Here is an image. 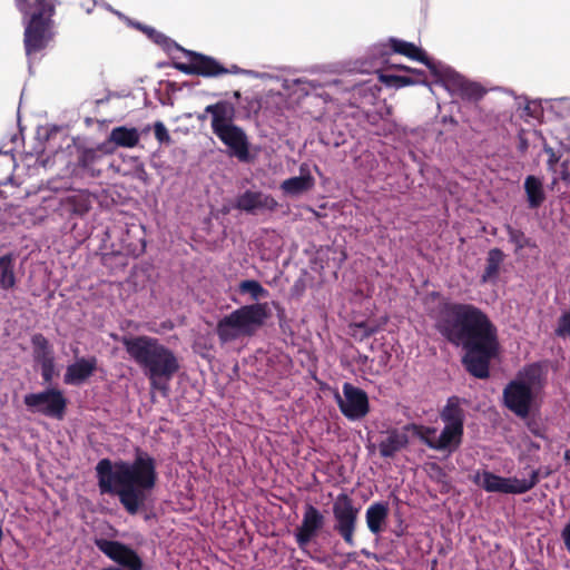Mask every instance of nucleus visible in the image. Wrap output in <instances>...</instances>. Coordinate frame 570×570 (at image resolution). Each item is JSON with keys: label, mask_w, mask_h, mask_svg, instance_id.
I'll return each instance as SVG.
<instances>
[{"label": "nucleus", "mask_w": 570, "mask_h": 570, "mask_svg": "<svg viewBox=\"0 0 570 570\" xmlns=\"http://www.w3.org/2000/svg\"><path fill=\"white\" fill-rule=\"evenodd\" d=\"M436 328L449 342L465 350L462 363L472 376L489 377L490 363L499 352L498 331L480 308L471 304H446Z\"/></svg>", "instance_id": "obj_1"}, {"label": "nucleus", "mask_w": 570, "mask_h": 570, "mask_svg": "<svg viewBox=\"0 0 570 570\" xmlns=\"http://www.w3.org/2000/svg\"><path fill=\"white\" fill-rule=\"evenodd\" d=\"M96 474L100 493L117 495L129 514L145 507L157 480L155 460L145 452H138L132 462L102 459Z\"/></svg>", "instance_id": "obj_2"}, {"label": "nucleus", "mask_w": 570, "mask_h": 570, "mask_svg": "<svg viewBox=\"0 0 570 570\" xmlns=\"http://www.w3.org/2000/svg\"><path fill=\"white\" fill-rule=\"evenodd\" d=\"M389 50L424 63L436 78L434 85L442 86L452 96L468 100H478L484 95V90L480 85L469 81L449 66L430 59L424 50L414 43L396 38H391L389 45L379 43L373 46L370 53L368 66L362 67L361 71L370 72L371 70H379L382 65L387 62Z\"/></svg>", "instance_id": "obj_3"}, {"label": "nucleus", "mask_w": 570, "mask_h": 570, "mask_svg": "<svg viewBox=\"0 0 570 570\" xmlns=\"http://www.w3.org/2000/svg\"><path fill=\"white\" fill-rule=\"evenodd\" d=\"M128 356L139 365L153 389L166 390L168 382L179 370L171 350L148 335L122 336L120 338Z\"/></svg>", "instance_id": "obj_4"}, {"label": "nucleus", "mask_w": 570, "mask_h": 570, "mask_svg": "<svg viewBox=\"0 0 570 570\" xmlns=\"http://www.w3.org/2000/svg\"><path fill=\"white\" fill-rule=\"evenodd\" d=\"M466 402L458 396L448 399L445 406L440 412L444 428L440 434L432 426L417 424L407 425L405 429L412 431L424 444L435 451H455L462 443L465 411L463 405Z\"/></svg>", "instance_id": "obj_5"}, {"label": "nucleus", "mask_w": 570, "mask_h": 570, "mask_svg": "<svg viewBox=\"0 0 570 570\" xmlns=\"http://www.w3.org/2000/svg\"><path fill=\"white\" fill-rule=\"evenodd\" d=\"M544 382L540 364H531L520 371L503 390L504 405L517 416H529Z\"/></svg>", "instance_id": "obj_6"}, {"label": "nucleus", "mask_w": 570, "mask_h": 570, "mask_svg": "<svg viewBox=\"0 0 570 570\" xmlns=\"http://www.w3.org/2000/svg\"><path fill=\"white\" fill-rule=\"evenodd\" d=\"M18 8L23 14L26 55L31 61L53 37V6L51 2H19Z\"/></svg>", "instance_id": "obj_7"}, {"label": "nucleus", "mask_w": 570, "mask_h": 570, "mask_svg": "<svg viewBox=\"0 0 570 570\" xmlns=\"http://www.w3.org/2000/svg\"><path fill=\"white\" fill-rule=\"evenodd\" d=\"M268 316L267 304L244 305L217 323L216 333L222 343H230L254 335Z\"/></svg>", "instance_id": "obj_8"}, {"label": "nucleus", "mask_w": 570, "mask_h": 570, "mask_svg": "<svg viewBox=\"0 0 570 570\" xmlns=\"http://www.w3.org/2000/svg\"><path fill=\"white\" fill-rule=\"evenodd\" d=\"M474 482L487 492L522 494L539 482V470H531L529 478H503L489 471L476 472Z\"/></svg>", "instance_id": "obj_9"}, {"label": "nucleus", "mask_w": 570, "mask_h": 570, "mask_svg": "<svg viewBox=\"0 0 570 570\" xmlns=\"http://www.w3.org/2000/svg\"><path fill=\"white\" fill-rule=\"evenodd\" d=\"M26 406L35 413L61 420L66 412L67 400L63 393L57 389H48L39 393L24 395Z\"/></svg>", "instance_id": "obj_10"}, {"label": "nucleus", "mask_w": 570, "mask_h": 570, "mask_svg": "<svg viewBox=\"0 0 570 570\" xmlns=\"http://www.w3.org/2000/svg\"><path fill=\"white\" fill-rule=\"evenodd\" d=\"M333 514L336 522L334 529L341 534L346 544L354 547V531L356 527L358 509L353 505V502L348 495L340 494L336 498L333 504Z\"/></svg>", "instance_id": "obj_11"}, {"label": "nucleus", "mask_w": 570, "mask_h": 570, "mask_svg": "<svg viewBox=\"0 0 570 570\" xmlns=\"http://www.w3.org/2000/svg\"><path fill=\"white\" fill-rule=\"evenodd\" d=\"M335 400L342 414L351 421L363 419L370 411L367 394L351 383L343 384V394L336 393Z\"/></svg>", "instance_id": "obj_12"}, {"label": "nucleus", "mask_w": 570, "mask_h": 570, "mask_svg": "<svg viewBox=\"0 0 570 570\" xmlns=\"http://www.w3.org/2000/svg\"><path fill=\"white\" fill-rule=\"evenodd\" d=\"M179 50L189 58V61L187 63H176V68L186 75L217 77L228 72L227 68L223 67L212 57L186 50L183 47H180Z\"/></svg>", "instance_id": "obj_13"}, {"label": "nucleus", "mask_w": 570, "mask_h": 570, "mask_svg": "<svg viewBox=\"0 0 570 570\" xmlns=\"http://www.w3.org/2000/svg\"><path fill=\"white\" fill-rule=\"evenodd\" d=\"M96 547L110 560L128 570H141L142 560L130 547L107 539H97Z\"/></svg>", "instance_id": "obj_14"}, {"label": "nucleus", "mask_w": 570, "mask_h": 570, "mask_svg": "<svg viewBox=\"0 0 570 570\" xmlns=\"http://www.w3.org/2000/svg\"><path fill=\"white\" fill-rule=\"evenodd\" d=\"M278 203L275 198L263 191L246 190L238 195L235 199L234 207L248 214H257L258 212H273L277 208Z\"/></svg>", "instance_id": "obj_15"}, {"label": "nucleus", "mask_w": 570, "mask_h": 570, "mask_svg": "<svg viewBox=\"0 0 570 570\" xmlns=\"http://www.w3.org/2000/svg\"><path fill=\"white\" fill-rule=\"evenodd\" d=\"M215 135L228 147L232 156L237 157L240 161L248 160V140L242 128L234 125L215 132Z\"/></svg>", "instance_id": "obj_16"}, {"label": "nucleus", "mask_w": 570, "mask_h": 570, "mask_svg": "<svg viewBox=\"0 0 570 570\" xmlns=\"http://www.w3.org/2000/svg\"><path fill=\"white\" fill-rule=\"evenodd\" d=\"M324 524V515L312 504L305 507L301 527L295 537L298 546L304 549Z\"/></svg>", "instance_id": "obj_17"}, {"label": "nucleus", "mask_w": 570, "mask_h": 570, "mask_svg": "<svg viewBox=\"0 0 570 570\" xmlns=\"http://www.w3.org/2000/svg\"><path fill=\"white\" fill-rule=\"evenodd\" d=\"M96 368V357L78 358L75 363L67 366L63 382L69 385H81L94 374Z\"/></svg>", "instance_id": "obj_18"}, {"label": "nucleus", "mask_w": 570, "mask_h": 570, "mask_svg": "<svg viewBox=\"0 0 570 570\" xmlns=\"http://www.w3.org/2000/svg\"><path fill=\"white\" fill-rule=\"evenodd\" d=\"M315 186V179L311 175L309 166L303 163L299 166V176L285 179L281 184L282 191L287 196H299Z\"/></svg>", "instance_id": "obj_19"}, {"label": "nucleus", "mask_w": 570, "mask_h": 570, "mask_svg": "<svg viewBox=\"0 0 570 570\" xmlns=\"http://www.w3.org/2000/svg\"><path fill=\"white\" fill-rule=\"evenodd\" d=\"M140 132L137 128H129L126 126H119L111 129L108 138V142L101 144L99 150L104 153H110L108 144H114L116 147L134 148L139 144Z\"/></svg>", "instance_id": "obj_20"}, {"label": "nucleus", "mask_w": 570, "mask_h": 570, "mask_svg": "<svg viewBox=\"0 0 570 570\" xmlns=\"http://www.w3.org/2000/svg\"><path fill=\"white\" fill-rule=\"evenodd\" d=\"M205 112L212 115V129L214 134L229 126H234L233 119L235 109L229 102L219 101L214 105H208L205 108Z\"/></svg>", "instance_id": "obj_21"}, {"label": "nucleus", "mask_w": 570, "mask_h": 570, "mask_svg": "<svg viewBox=\"0 0 570 570\" xmlns=\"http://www.w3.org/2000/svg\"><path fill=\"white\" fill-rule=\"evenodd\" d=\"M389 505L385 502L372 503L365 512L366 525L371 533L379 535L387 521Z\"/></svg>", "instance_id": "obj_22"}, {"label": "nucleus", "mask_w": 570, "mask_h": 570, "mask_svg": "<svg viewBox=\"0 0 570 570\" xmlns=\"http://www.w3.org/2000/svg\"><path fill=\"white\" fill-rule=\"evenodd\" d=\"M407 435L399 430L387 431L386 436L379 443L380 454L383 458H392L396 452L406 446Z\"/></svg>", "instance_id": "obj_23"}, {"label": "nucleus", "mask_w": 570, "mask_h": 570, "mask_svg": "<svg viewBox=\"0 0 570 570\" xmlns=\"http://www.w3.org/2000/svg\"><path fill=\"white\" fill-rule=\"evenodd\" d=\"M16 285V257L13 254H4L0 256V288L11 291Z\"/></svg>", "instance_id": "obj_24"}, {"label": "nucleus", "mask_w": 570, "mask_h": 570, "mask_svg": "<svg viewBox=\"0 0 570 570\" xmlns=\"http://www.w3.org/2000/svg\"><path fill=\"white\" fill-rule=\"evenodd\" d=\"M524 190L530 208H538L546 199L542 181L535 176L525 178Z\"/></svg>", "instance_id": "obj_25"}, {"label": "nucleus", "mask_w": 570, "mask_h": 570, "mask_svg": "<svg viewBox=\"0 0 570 570\" xmlns=\"http://www.w3.org/2000/svg\"><path fill=\"white\" fill-rule=\"evenodd\" d=\"M411 71L414 76H394V75H381V80L389 86L395 88H402L405 86L425 83V80L422 79L424 72L417 69L405 68Z\"/></svg>", "instance_id": "obj_26"}, {"label": "nucleus", "mask_w": 570, "mask_h": 570, "mask_svg": "<svg viewBox=\"0 0 570 570\" xmlns=\"http://www.w3.org/2000/svg\"><path fill=\"white\" fill-rule=\"evenodd\" d=\"M503 258L504 254L501 249L492 248L489 250L487 257V266L481 277L482 283H488L497 278Z\"/></svg>", "instance_id": "obj_27"}, {"label": "nucleus", "mask_w": 570, "mask_h": 570, "mask_svg": "<svg viewBox=\"0 0 570 570\" xmlns=\"http://www.w3.org/2000/svg\"><path fill=\"white\" fill-rule=\"evenodd\" d=\"M69 209L76 215H83L91 208V197L85 190H78L66 198Z\"/></svg>", "instance_id": "obj_28"}, {"label": "nucleus", "mask_w": 570, "mask_h": 570, "mask_svg": "<svg viewBox=\"0 0 570 570\" xmlns=\"http://www.w3.org/2000/svg\"><path fill=\"white\" fill-rule=\"evenodd\" d=\"M32 345H33V354H35V361L38 364L49 363L52 361L53 354L52 350L47 341V338L41 334H36L32 337Z\"/></svg>", "instance_id": "obj_29"}, {"label": "nucleus", "mask_w": 570, "mask_h": 570, "mask_svg": "<svg viewBox=\"0 0 570 570\" xmlns=\"http://www.w3.org/2000/svg\"><path fill=\"white\" fill-rule=\"evenodd\" d=\"M505 232L509 237V242L514 245V253L518 254L525 247H535V244L524 235L521 229H517L511 225H505Z\"/></svg>", "instance_id": "obj_30"}, {"label": "nucleus", "mask_w": 570, "mask_h": 570, "mask_svg": "<svg viewBox=\"0 0 570 570\" xmlns=\"http://www.w3.org/2000/svg\"><path fill=\"white\" fill-rule=\"evenodd\" d=\"M238 291L240 294H248L254 301L265 298L268 296V291L265 289L257 281L245 279L239 283Z\"/></svg>", "instance_id": "obj_31"}, {"label": "nucleus", "mask_w": 570, "mask_h": 570, "mask_svg": "<svg viewBox=\"0 0 570 570\" xmlns=\"http://www.w3.org/2000/svg\"><path fill=\"white\" fill-rule=\"evenodd\" d=\"M154 134L159 144L169 145L171 142V137L164 122L156 121L154 124Z\"/></svg>", "instance_id": "obj_32"}, {"label": "nucleus", "mask_w": 570, "mask_h": 570, "mask_svg": "<svg viewBox=\"0 0 570 570\" xmlns=\"http://www.w3.org/2000/svg\"><path fill=\"white\" fill-rule=\"evenodd\" d=\"M151 40L161 46L163 48H165L166 50H170L173 47L178 49L179 50V46L173 41L171 39H169L168 37H166L165 35H163L161 32L159 31H156L155 36L151 38Z\"/></svg>", "instance_id": "obj_33"}, {"label": "nucleus", "mask_w": 570, "mask_h": 570, "mask_svg": "<svg viewBox=\"0 0 570 570\" xmlns=\"http://www.w3.org/2000/svg\"><path fill=\"white\" fill-rule=\"evenodd\" d=\"M98 156H97V153L96 150L94 149H86L81 153L80 157H79V164L87 168L89 166H91L92 164L96 163Z\"/></svg>", "instance_id": "obj_34"}, {"label": "nucleus", "mask_w": 570, "mask_h": 570, "mask_svg": "<svg viewBox=\"0 0 570 570\" xmlns=\"http://www.w3.org/2000/svg\"><path fill=\"white\" fill-rule=\"evenodd\" d=\"M41 366V375L46 383L51 382L55 374V358L49 363H43Z\"/></svg>", "instance_id": "obj_35"}, {"label": "nucleus", "mask_w": 570, "mask_h": 570, "mask_svg": "<svg viewBox=\"0 0 570 570\" xmlns=\"http://www.w3.org/2000/svg\"><path fill=\"white\" fill-rule=\"evenodd\" d=\"M561 538L563 540L567 551L570 553V518L561 531Z\"/></svg>", "instance_id": "obj_36"}, {"label": "nucleus", "mask_w": 570, "mask_h": 570, "mask_svg": "<svg viewBox=\"0 0 570 570\" xmlns=\"http://www.w3.org/2000/svg\"><path fill=\"white\" fill-rule=\"evenodd\" d=\"M228 72L227 73H247V75H250V76H254L256 78H263L265 75H259L255 71H250V70H242L239 69L237 66H232L230 69H227Z\"/></svg>", "instance_id": "obj_37"}, {"label": "nucleus", "mask_w": 570, "mask_h": 570, "mask_svg": "<svg viewBox=\"0 0 570 570\" xmlns=\"http://www.w3.org/2000/svg\"><path fill=\"white\" fill-rule=\"evenodd\" d=\"M538 109V106H532L530 104H528L524 108V112L528 115V116H531V117H537L535 115V111Z\"/></svg>", "instance_id": "obj_38"}, {"label": "nucleus", "mask_w": 570, "mask_h": 570, "mask_svg": "<svg viewBox=\"0 0 570 570\" xmlns=\"http://www.w3.org/2000/svg\"><path fill=\"white\" fill-rule=\"evenodd\" d=\"M142 30L148 36L149 39H151L155 36L156 31H157V30H155L154 28H150V27H145V28H142Z\"/></svg>", "instance_id": "obj_39"}, {"label": "nucleus", "mask_w": 570, "mask_h": 570, "mask_svg": "<svg viewBox=\"0 0 570 570\" xmlns=\"http://www.w3.org/2000/svg\"><path fill=\"white\" fill-rule=\"evenodd\" d=\"M558 161V158L557 156L554 155V157L550 156L549 158V166L552 167Z\"/></svg>", "instance_id": "obj_40"}, {"label": "nucleus", "mask_w": 570, "mask_h": 570, "mask_svg": "<svg viewBox=\"0 0 570 570\" xmlns=\"http://www.w3.org/2000/svg\"><path fill=\"white\" fill-rule=\"evenodd\" d=\"M544 151L548 153L549 156L554 157V151L551 147H544Z\"/></svg>", "instance_id": "obj_41"}, {"label": "nucleus", "mask_w": 570, "mask_h": 570, "mask_svg": "<svg viewBox=\"0 0 570 570\" xmlns=\"http://www.w3.org/2000/svg\"><path fill=\"white\" fill-rule=\"evenodd\" d=\"M101 8L106 11L110 10V7L106 2H101Z\"/></svg>", "instance_id": "obj_42"}, {"label": "nucleus", "mask_w": 570, "mask_h": 570, "mask_svg": "<svg viewBox=\"0 0 570 570\" xmlns=\"http://www.w3.org/2000/svg\"><path fill=\"white\" fill-rule=\"evenodd\" d=\"M87 13H90L92 11V8L91 7H88L85 9Z\"/></svg>", "instance_id": "obj_43"}, {"label": "nucleus", "mask_w": 570, "mask_h": 570, "mask_svg": "<svg viewBox=\"0 0 570 570\" xmlns=\"http://www.w3.org/2000/svg\"><path fill=\"white\" fill-rule=\"evenodd\" d=\"M150 129V126L148 125L145 129H144V132H148Z\"/></svg>", "instance_id": "obj_44"}, {"label": "nucleus", "mask_w": 570, "mask_h": 570, "mask_svg": "<svg viewBox=\"0 0 570 570\" xmlns=\"http://www.w3.org/2000/svg\"><path fill=\"white\" fill-rule=\"evenodd\" d=\"M570 451L566 452V458H569Z\"/></svg>", "instance_id": "obj_45"}]
</instances>
